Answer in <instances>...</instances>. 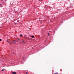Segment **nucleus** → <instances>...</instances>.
<instances>
[{
	"mask_svg": "<svg viewBox=\"0 0 74 74\" xmlns=\"http://www.w3.org/2000/svg\"><path fill=\"white\" fill-rule=\"evenodd\" d=\"M12 74H16V73L15 72H12Z\"/></svg>",
	"mask_w": 74,
	"mask_h": 74,
	"instance_id": "nucleus-1",
	"label": "nucleus"
},
{
	"mask_svg": "<svg viewBox=\"0 0 74 74\" xmlns=\"http://www.w3.org/2000/svg\"><path fill=\"white\" fill-rule=\"evenodd\" d=\"M5 70L4 69H2V70L1 71H5Z\"/></svg>",
	"mask_w": 74,
	"mask_h": 74,
	"instance_id": "nucleus-2",
	"label": "nucleus"
},
{
	"mask_svg": "<svg viewBox=\"0 0 74 74\" xmlns=\"http://www.w3.org/2000/svg\"><path fill=\"white\" fill-rule=\"evenodd\" d=\"M7 42H10V41L9 40H7Z\"/></svg>",
	"mask_w": 74,
	"mask_h": 74,
	"instance_id": "nucleus-3",
	"label": "nucleus"
},
{
	"mask_svg": "<svg viewBox=\"0 0 74 74\" xmlns=\"http://www.w3.org/2000/svg\"><path fill=\"white\" fill-rule=\"evenodd\" d=\"M31 37L32 38H34V36H31Z\"/></svg>",
	"mask_w": 74,
	"mask_h": 74,
	"instance_id": "nucleus-4",
	"label": "nucleus"
},
{
	"mask_svg": "<svg viewBox=\"0 0 74 74\" xmlns=\"http://www.w3.org/2000/svg\"><path fill=\"white\" fill-rule=\"evenodd\" d=\"M45 8H47V7H48L47 6V5H45Z\"/></svg>",
	"mask_w": 74,
	"mask_h": 74,
	"instance_id": "nucleus-5",
	"label": "nucleus"
},
{
	"mask_svg": "<svg viewBox=\"0 0 74 74\" xmlns=\"http://www.w3.org/2000/svg\"><path fill=\"white\" fill-rule=\"evenodd\" d=\"M58 74V73H57V72H56V73H55L54 74Z\"/></svg>",
	"mask_w": 74,
	"mask_h": 74,
	"instance_id": "nucleus-6",
	"label": "nucleus"
},
{
	"mask_svg": "<svg viewBox=\"0 0 74 74\" xmlns=\"http://www.w3.org/2000/svg\"><path fill=\"white\" fill-rule=\"evenodd\" d=\"M22 35L21 34L20 35V37H22Z\"/></svg>",
	"mask_w": 74,
	"mask_h": 74,
	"instance_id": "nucleus-7",
	"label": "nucleus"
},
{
	"mask_svg": "<svg viewBox=\"0 0 74 74\" xmlns=\"http://www.w3.org/2000/svg\"><path fill=\"white\" fill-rule=\"evenodd\" d=\"M5 1H7V0H4Z\"/></svg>",
	"mask_w": 74,
	"mask_h": 74,
	"instance_id": "nucleus-8",
	"label": "nucleus"
},
{
	"mask_svg": "<svg viewBox=\"0 0 74 74\" xmlns=\"http://www.w3.org/2000/svg\"><path fill=\"white\" fill-rule=\"evenodd\" d=\"M49 32H50V33H52V31H50Z\"/></svg>",
	"mask_w": 74,
	"mask_h": 74,
	"instance_id": "nucleus-9",
	"label": "nucleus"
},
{
	"mask_svg": "<svg viewBox=\"0 0 74 74\" xmlns=\"http://www.w3.org/2000/svg\"><path fill=\"white\" fill-rule=\"evenodd\" d=\"M55 18H56V17H55L54 18V19H55Z\"/></svg>",
	"mask_w": 74,
	"mask_h": 74,
	"instance_id": "nucleus-10",
	"label": "nucleus"
},
{
	"mask_svg": "<svg viewBox=\"0 0 74 74\" xmlns=\"http://www.w3.org/2000/svg\"><path fill=\"white\" fill-rule=\"evenodd\" d=\"M0 41H1V39H0Z\"/></svg>",
	"mask_w": 74,
	"mask_h": 74,
	"instance_id": "nucleus-11",
	"label": "nucleus"
},
{
	"mask_svg": "<svg viewBox=\"0 0 74 74\" xmlns=\"http://www.w3.org/2000/svg\"><path fill=\"white\" fill-rule=\"evenodd\" d=\"M48 34V36H49V33Z\"/></svg>",
	"mask_w": 74,
	"mask_h": 74,
	"instance_id": "nucleus-12",
	"label": "nucleus"
},
{
	"mask_svg": "<svg viewBox=\"0 0 74 74\" xmlns=\"http://www.w3.org/2000/svg\"><path fill=\"white\" fill-rule=\"evenodd\" d=\"M23 41V42L24 43H25V42L24 41Z\"/></svg>",
	"mask_w": 74,
	"mask_h": 74,
	"instance_id": "nucleus-13",
	"label": "nucleus"
},
{
	"mask_svg": "<svg viewBox=\"0 0 74 74\" xmlns=\"http://www.w3.org/2000/svg\"><path fill=\"white\" fill-rule=\"evenodd\" d=\"M12 53L14 54V52H13Z\"/></svg>",
	"mask_w": 74,
	"mask_h": 74,
	"instance_id": "nucleus-14",
	"label": "nucleus"
},
{
	"mask_svg": "<svg viewBox=\"0 0 74 74\" xmlns=\"http://www.w3.org/2000/svg\"><path fill=\"white\" fill-rule=\"evenodd\" d=\"M26 74H27V73H26Z\"/></svg>",
	"mask_w": 74,
	"mask_h": 74,
	"instance_id": "nucleus-15",
	"label": "nucleus"
}]
</instances>
